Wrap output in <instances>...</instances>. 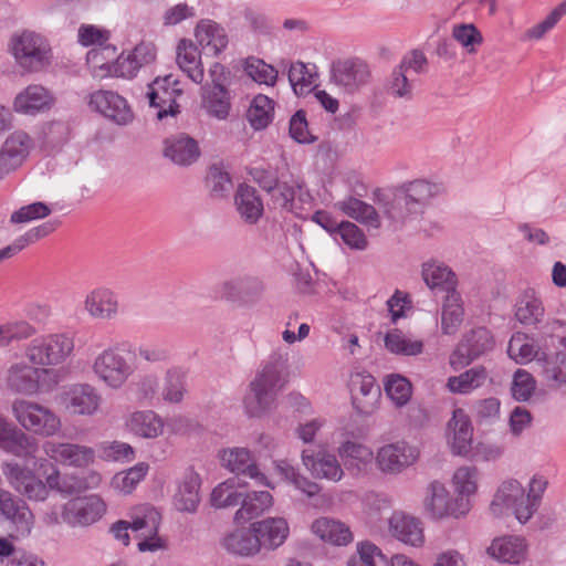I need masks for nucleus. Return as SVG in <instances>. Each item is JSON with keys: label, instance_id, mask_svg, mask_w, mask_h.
Returning <instances> with one entry per match:
<instances>
[{"label": "nucleus", "instance_id": "30", "mask_svg": "<svg viewBox=\"0 0 566 566\" xmlns=\"http://www.w3.org/2000/svg\"><path fill=\"white\" fill-rule=\"evenodd\" d=\"M473 429L464 410L458 408L453 411L447 427L448 443L452 453L465 455L471 450Z\"/></svg>", "mask_w": 566, "mask_h": 566}, {"label": "nucleus", "instance_id": "53", "mask_svg": "<svg viewBox=\"0 0 566 566\" xmlns=\"http://www.w3.org/2000/svg\"><path fill=\"white\" fill-rule=\"evenodd\" d=\"M274 116V102L266 95L259 94L253 97L247 113L248 122L255 130L264 129Z\"/></svg>", "mask_w": 566, "mask_h": 566}, {"label": "nucleus", "instance_id": "47", "mask_svg": "<svg viewBox=\"0 0 566 566\" xmlns=\"http://www.w3.org/2000/svg\"><path fill=\"white\" fill-rule=\"evenodd\" d=\"M303 181L300 178L291 177L290 180L277 182L275 191H273L272 199L275 205L287 211H294L295 209V197L301 202H310L312 200L311 195L303 190Z\"/></svg>", "mask_w": 566, "mask_h": 566}, {"label": "nucleus", "instance_id": "61", "mask_svg": "<svg viewBox=\"0 0 566 566\" xmlns=\"http://www.w3.org/2000/svg\"><path fill=\"white\" fill-rule=\"evenodd\" d=\"M126 344L132 361L139 358L142 361L148 364H158L168 360L170 356L169 350L159 344H142L139 346H135L130 343Z\"/></svg>", "mask_w": 566, "mask_h": 566}, {"label": "nucleus", "instance_id": "36", "mask_svg": "<svg viewBox=\"0 0 566 566\" xmlns=\"http://www.w3.org/2000/svg\"><path fill=\"white\" fill-rule=\"evenodd\" d=\"M84 306L91 317L102 321L114 319L119 311L117 295L106 287H98L90 292Z\"/></svg>", "mask_w": 566, "mask_h": 566}, {"label": "nucleus", "instance_id": "15", "mask_svg": "<svg viewBox=\"0 0 566 566\" xmlns=\"http://www.w3.org/2000/svg\"><path fill=\"white\" fill-rule=\"evenodd\" d=\"M90 107L109 122L126 126L134 119V112L127 99L111 90H97L90 95Z\"/></svg>", "mask_w": 566, "mask_h": 566}, {"label": "nucleus", "instance_id": "31", "mask_svg": "<svg viewBox=\"0 0 566 566\" xmlns=\"http://www.w3.org/2000/svg\"><path fill=\"white\" fill-rule=\"evenodd\" d=\"M164 156L178 166H190L200 157L198 143L185 133L167 137L164 140Z\"/></svg>", "mask_w": 566, "mask_h": 566}, {"label": "nucleus", "instance_id": "63", "mask_svg": "<svg viewBox=\"0 0 566 566\" xmlns=\"http://www.w3.org/2000/svg\"><path fill=\"white\" fill-rule=\"evenodd\" d=\"M385 391L395 406L402 407L410 400L412 387L407 378L400 375H390L386 379Z\"/></svg>", "mask_w": 566, "mask_h": 566}, {"label": "nucleus", "instance_id": "52", "mask_svg": "<svg viewBox=\"0 0 566 566\" xmlns=\"http://www.w3.org/2000/svg\"><path fill=\"white\" fill-rule=\"evenodd\" d=\"M385 348L395 355L417 356L423 352V343L420 339H409L405 334L394 328L384 336Z\"/></svg>", "mask_w": 566, "mask_h": 566}, {"label": "nucleus", "instance_id": "37", "mask_svg": "<svg viewBox=\"0 0 566 566\" xmlns=\"http://www.w3.org/2000/svg\"><path fill=\"white\" fill-rule=\"evenodd\" d=\"M234 206L240 219L250 226L258 223L264 212L263 201L258 190L245 184L238 186Z\"/></svg>", "mask_w": 566, "mask_h": 566}, {"label": "nucleus", "instance_id": "16", "mask_svg": "<svg viewBox=\"0 0 566 566\" xmlns=\"http://www.w3.org/2000/svg\"><path fill=\"white\" fill-rule=\"evenodd\" d=\"M182 94L178 80L172 75L155 78L149 85L147 97L149 105L157 108V118L163 119L168 115L179 113L177 98Z\"/></svg>", "mask_w": 566, "mask_h": 566}, {"label": "nucleus", "instance_id": "46", "mask_svg": "<svg viewBox=\"0 0 566 566\" xmlns=\"http://www.w3.org/2000/svg\"><path fill=\"white\" fill-rule=\"evenodd\" d=\"M161 398L166 403L179 405L188 395L187 373L180 367L174 366L166 370Z\"/></svg>", "mask_w": 566, "mask_h": 566}, {"label": "nucleus", "instance_id": "58", "mask_svg": "<svg viewBox=\"0 0 566 566\" xmlns=\"http://www.w3.org/2000/svg\"><path fill=\"white\" fill-rule=\"evenodd\" d=\"M149 470V464L146 462H139L128 470L122 471L114 475L112 480L113 488L123 493L129 494L136 488V485L144 480Z\"/></svg>", "mask_w": 566, "mask_h": 566}, {"label": "nucleus", "instance_id": "51", "mask_svg": "<svg viewBox=\"0 0 566 566\" xmlns=\"http://www.w3.org/2000/svg\"><path fill=\"white\" fill-rule=\"evenodd\" d=\"M544 314L542 301L532 291L525 292L515 305V317L523 325L538 324Z\"/></svg>", "mask_w": 566, "mask_h": 566}, {"label": "nucleus", "instance_id": "42", "mask_svg": "<svg viewBox=\"0 0 566 566\" xmlns=\"http://www.w3.org/2000/svg\"><path fill=\"white\" fill-rule=\"evenodd\" d=\"M398 189L416 214L420 216L430 199L437 193L438 187L426 179H415L403 182Z\"/></svg>", "mask_w": 566, "mask_h": 566}, {"label": "nucleus", "instance_id": "34", "mask_svg": "<svg viewBox=\"0 0 566 566\" xmlns=\"http://www.w3.org/2000/svg\"><path fill=\"white\" fill-rule=\"evenodd\" d=\"M537 366L549 387L566 385V337L559 338V348L554 354H542V358H537Z\"/></svg>", "mask_w": 566, "mask_h": 566}, {"label": "nucleus", "instance_id": "21", "mask_svg": "<svg viewBox=\"0 0 566 566\" xmlns=\"http://www.w3.org/2000/svg\"><path fill=\"white\" fill-rule=\"evenodd\" d=\"M157 50L151 42H140L132 51L122 53L115 60V77L130 80L140 69L155 62Z\"/></svg>", "mask_w": 566, "mask_h": 566}, {"label": "nucleus", "instance_id": "48", "mask_svg": "<svg viewBox=\"0 0 566 566\" xmlns=\"http://www.w3.org/2000/svg\"><path fill=\"white\" fill-rule=\"evenodd\" d=\"M130 530L137 536L158 533L161 515L151 505L144 504L133 507L129 513Z\"/></svg>", "mask_w": 566, "mask_h": 566}, {"label": "nucleus", "instance_id": "25", "mask_svg": "<svg viewBox=\"0 0 566 566\" xmlns=\"http://www.w3.org/2000/svg\"><path fill=\"white\" fill-rule=\"evenodd\" d=\"M220 460L222 465L229 471L238 475L250 478L258 484L273 488L268 481L265 474L260 471L256 462L248 449L232 448L222 450L220 453Z\"/></svg>", "mask_w": 566, "mask_h": 566}, {"label": "nucleus", "instance_id": "39", "mask_svg": "<svg viewBox=\"0 0 566 566\" xmlns=\"http://www.w3.org/2000/svg\"><path fill=\"white\" fill-rule=\"evenodd\" d=\"M126 429L143 439H156L163 434L165 422L153 410H138L129 413L125 420Z\"/></svg>", "mask_w": 566, "mask_h": 566}, {"label": "nucleus", "instance_id": "23", "mask_svg": "<svg viewBox=\"0 0 566 566\" xmlns=\"http://www.w3.org/2000/svg\"><path fill=\"white\" fill-rule=\"evenodd\" d=\"M193 35L203 53L214 57L224 52L230 42L226 28L212 19H201Z\"/></svg>", "mask_w": 566, "mask_h": 566}, {"label": "nucleus", "instance_id": "4", "mask_svg": "<svg viewBox=\"0 0 566 566\" xmlns=\"http://www.w3.org/2000/svg\"><path fill=\"white\" fill-rule=\"evenodd\" d=\"M127 344H116L103 349L94 358L92 371L107 388L120 389L134 375L136 366L128 358Z\"/></svg>", "mask_w": 566, "mask_h": 566}, {"label": "nucleus", "instance_id": "27", "mask_svg": "<svg viewBox=\"0 0 566 566\" xmlns=\"http://www.w3.org/2000/svg\"><path fill=\"white\" fill-rule=\"evenodd\" d=\"M252 532L255 533L261 549L275 551L287 539L290 527L284 517H266L253 522Z\"/></svg>", "mask_w": 566, "mask_h": 566}, {"label": "nucleus", "instance_id": "3", "mask_svg": "<svg viewBox=\"0 0 566 566\" xmlns=\"http://www.w3.org/2000/svg\"><path fill=\"white\" fill-rule=\"evenodd\" d=\"M75 350L74 336L66 332L45 333L32 338L23 348L28 363L41 368H52L65 364Z\"/></svg>", "mask_w": 566, "mask_h": 566}, {"label": "nucleus", "instance_id": "13", "mask_svg": "<svg viewBox=\"0 0 566 566\" xmlns=\"http://www.w3.org/2000/svg\"><path fill=\"white\" fill-rule=\"evenodd\" d=\"M44 454L64 467L84 469L95 462V450L92 447L74 443L46 440L42 446Z\"/></svg>", "mask_w": 566, "mask_h": 566}, {"label": "nucleus", "instance_id": "17", "mask_svg": "<svg viewBox=\"0 0 566 566\" xmlns=\"http://www.w3.org/2000/svg\"><path fill=\"white\" fill-rule=\"evenodd\" d=\"M106 504L96 494L72 499L62 505V520L69 525L90 526L103 517Z\"/></svg>", "mask_w": 566, "mask_h": 566}, {"label": "nucleus", "instance_id": "54", "mask_svg": "<svg viewBox=\"0 0 566 566\" xmlns=\"http://www.w3.org/2000/svg\"><path fill=\"white\" fill-rule=\"evenodd\" d=\"M486 378L488 373L485 368L475 366L459 376L450 377L448 379L447 387L454 394H469L481 387L485 382Z\"/></svg>", "mask_w": 566, "mask_h": 566}, {"label": "nucleus", "instance_id": "41", "mask_svg": "<svg viewBox=\"0 0 566 566\" xmlns=\"http://www.w3.org/2000/svg\"><path fill=\"white\" fill-rule=\"evenodd\" d=\"M177 64L180 70L195 83L201 84L205 72L198 48L190 41L182 39L177 45Z\"/></svg>", "mask_w": 566, "mask_h": 566}, {"label": "nucleus", "instance_id": "29", "mask_svg": "<svg viewBox=\"0 0 566 566\" xmlns=\"http://www.w3.org/2000/svg\"><path fill=\"white\" fill-rule=\"evenodd\" d=\"M374 201L379 210L394 223H403L418 217L398 188L391 192L376 189Z\"/></svg>", "mask_w": 566, "mask_h": 566}, {"label": "nucleus", "instance_id": "11", "mask_svg": "<svg viewBox=\"0 0 566 566\" xmlns=\"http://www.w3.org/2000/svg\"><path fill=\"white\" fill-rule=\"evenodd\" d=\"M56 401L71 416L93 417L101 410L103 398L93 385L74 382L60 390Z\"/></svg>", "mask_w": 566, "mask_h": 566}, {"label": "nucleus", "instance_id": "9", "mask_svg": "<svg viewBox=\"0 0 566 566\" xmlns=\"http://www.w3.org/2000/svg\"><path fill=\"white\" fill-rule=\"evenodd\" d=\"M490 512L496 518L513 515L522 525L534 516L526 502L525 489L515 479L500 484L490 504Z\"/></svg>", "mask_w": 566, "mask_h": 566}, {"label": "nucleus", "instance_id": "18", "mask_svg": "<svg viewBox=\"0 0 566 566\" xmlns=\"http://www.w3.org/2000/svg\"><path fill=\"white\" fill-rule=\"evenodd\" d=\"M0 450L20 459H34L39 451V441L19 429L0 413Z\"/></svg>", "mask_w": 566, "mask_h": 566}, {"label": "nucleus", "instance_id": "40", "mask_svg": "<svg viewBox=\"0 0 566 566\" xmlns=\"http://www.w3.org/2000/svg\"><path fill=\"white\" fill-rule=\"evenodd\" d=\"M222 547L231 555L238 557H253L261 552L252 523L248 528H237L228 533L222 539Z\"/></svg>", "mask_w": 566, "mask_h": 566}, {"label": "nucleus", "instance_id": "2", "mask_svg": "<svg viewBox=\"0 0 566 566\" xmlns=\"http://www.w3.org/2000/svg\"><path fill=\"white\" fill-rule=\"evenodd\" d=\"M1 471L8 484L29 501L44 502L49 497L50 490L63 492L60 483L61 472L55 465L51 467L45 481L36 476L31 469L15 461L2 462Z\"/></svg>", "mask_w": 566, "mask_h": 566}, {"label": "nucleus", "instance_id": "22", "mask_svg": "<svg viewBox=\"0 0 566 566\" xmlns=\"http://www.w3.org/2000/svg\"><path fill=\"white\" fill-rule=\"evenodd\" d=\"M201 478L193 468H187L177 480L176 492L172 496L175 509L181 513H195L201 501Z\"/></svg>", "mask_w": 566, "mask_h": 566}, {"label": "nucleus", "instance_id": "26", "mask_svg": "<svg viewBox=\"0 0 566 566\" xmlns=\"http://www.w3.org/2000/svg\"><path fill=\"white\" fill-rule=\"evenodd\" d=\"M486 552L499 563L520 565L527 557L528 544L523 536L503 535L495 537Z\"/></svg>", "mask_w": 566, "mask_h": 566}, {"label": "nucleus", "instance_id": "45", "mask_svg": "<svg viewBox=\"0 0 566 566\" xmlns=\"http://www.w3.org/2000/svg\"><path fill=\"white\" fill-rule=\"evenodd\" d=\"M241 507L234 514L237 523H245L262 515L273 505V497L268 491L251 492L242 495Z\"/></svg>", "mask_w": 566, "mask_h": 566}, {"label": "nucleus", "instance_id": "10", "mask_svg": "<svg viewBox=\"0 0 566 566\" xmlns=\"http://www.w3.org/2000/svg\"><path fill=\"white\" fill-rule=\"evenodd\" d=\"M0 518L8 523L9 537L12 539L28 538L35 526V515L29 504L0 488Z\"/></svg>", "mask_w": 566, "mask_h": 566}, {"label": "nucleus", "instance_id": "7", "mask_svg": "<svg viewBox=\"0 0 566 566\" xmlns=\"http://www.w3.org/2000/svg\"><path fill=\"white\" fill-rule=\"evenodd\" d=\"M46 379L52 385H57L59 371L52 368H41L27 360L17 361L7 370L6 385L14 394L32 397L41 392Z\"/></svg>", "mask_w": 566, "mask_h": 566}, {"label": "nucleus", "instance_id": "59", "mask_svg": "<svg viewBox=\"0 0 566 566\" xmlns=\"http://www.w3.org/2000/svg\"><path fill=\"white\" fill-rule=\"evenodd\" d=\"M35 333V327L27 321L7 322L0 325V346H9L13 342L29 339Z\"/></svg>", "mask_w": 566, "mask_h": 566}, {"label": "nucleus", "instance_id": "12", "mask_svg": "<svg viewBox=\"0 0 566 566\" xmlns=\"http://www.w3.org/2000/svg\"><path fill=\"white\" fill-rule=\"evenodd\" d=\"M424 507L433 520L459 518L469 513L471 504L469 499L451 497L442 483L433 481L427 488Z\"/></svg>", "mask_w": 566, "mask_h": 566}, {"label": "nucleus", "instance_id": "6", "mask_svg": "<svg viewBox=\"0 0 566 566\" xmlns=\"http://www.w3.org/2000/svg\"><path fill=\"white\" fill-rule=\"evenodd\" d=\"M209 78L201 87L200 107L209 117L224 120L231 111V94L227 87L228 72L219 62L209 69Z\"/></svg>", "mask_w": 566, "mask_h": 566}, {"label": "nucleus", "instance_id": "56", "mask_svg": "<svg viewBox=\"0 0 566 566\" xmlns=\"http://www.w3.org/2000/svg\"><path fill=\"white\" fill-rule=\"evenodd\" d=\"M317 74L314 66L303 62L293 63L289 70V81L296 95H306L315 87Z\"/></svg>", "mask_w": 566, "mask_h": 566}, {"label": "nucleus", "instance_id": "60", "mask_svg": "<svg viewBox=\"0 0 566 566\" xmlns=\"http://www.w3.org/2000/svg\"><path fill=\"white\" fill-rule=\"evenodd\" d=\"M387 94L395 98L410 99L413 94L415 83L409 74L399 67H395L385 85Z\"/></svg>", "mask_w": 566, "mask_h": 566}, {"label": "nucleus", "instance_id": "38", "mask_svg": "<svg viewBox=\"0 0 566 566\" xmlns=\"http://www.w3.org/2000/svg\"><path fill=\"white\" fill-rule=\"evenodd\" d=\"M311 531L321 541L333 546H347L354 541L350 527L346 523L332 517L316 518L311 525Z\"/></svg>", "mask_w": 566, "mask_h": 566}, {"label": "nucleus", "instance_id": "44", "mask_svg": "<svg viewBox=\"0 0 566 566\" xmlns=\"http://www.w3.org/2000/svg\"><path fill=\"white\" fill-rule=\"evenodd\" d=\"M335 208L347 217L374 229L380 227V217L376 208L354 197L337 201Z\"/></svg>", "mask_w": 566, "mask_h": 566}, {"label": "nucleus", "instance_id": "49", "mask_svg": "<svg viewBox=\"0 0 566 566\" xmlns=\"http://www.w3.org/2000/svg\"><path fill=\"white\" fill-rule=\"evenodd\" d=\"M464 308L459 292L446 295L441 311V331L446 335H453L462 324Z\"/></svg>", "mask_w": 566, "mask_h": 566}, {"label": "nucleus", "instance_id": "43", "mask_svg": "<svg viewBox=\"0 0 566 566\" xmlns=\"http://www.w3.org/2000/svg\"><path fill=\"white\" fill-rule=\"evenodd\" d=\"M472 339L482 340L483 345L480 347H468L467 344L459 345L450 356V365L454 369L462 368L469 365L474 358L490 350L494 344L490 332L485 328H479L473 331Z\"/></svg>", "mask_w": 566, "mask_h": 566}, {"label": "nucleus", "instance_id": "55", "mask_svg": "<svg viewBox=\"0 0 566 566\" xmlns=\"http://www.w3.org/2000/svg\"><path fill=\"white\" fill-rule=\"evenodd\" d=\"M115 54V48L105 45L102 48L92 49L86 54V63L90 71L95 78L115 77V61L109 62L105 54Z\"/></svg>", "mask_w": 566, "mask_h": 566}, {"label": "nucleus", "instance_id": "57", "mask_svg": "<svg viewBox=\"0 0 566 566\" xmlns=\"http://www.w3.org/2000/svg\"><path fill=\"white\" fill-rule=\"evenodd\" d=\"M350 391L354 402H361L360 397L367 399L368 403L374 402L380 396V389L375 378L369 374L358 373L350 378Z\"/></svg>", "mask_w": 566, "mask_h": 566}, {"label": "nucleus", "instance_id": "62", "mask_svg": "<svg viewBox=\"0 0 566 566\" xmlns=\"http://www.w3.org/2000/svg\"><path fill=\"white\" fill-rule=\"evenodd\" d=\"M239 484L234 479L218 484L211 492L210 502L216 509L235 506L240 503L242 494L237 491Z\"/></svg>", "mask_w": 566, "mask_h": 566}, {"label": "nucleus", "instance_id": "33", "mask_svg": "<svg viewBox=\"0 0 566 566\" xmlns=\"http://www.w3.org/2000/svg\"><path fill=\"white\" fill-rule=\"evenodd\" d=\"M421 275L431 291L443 292L446 295L457 293L458 277L447 264L429 260L421 266Z\"/></svg>", "mask_w": 566, "mask_h": 566}, {"label": "nucleus", "instance_id": "50", "mask_svg": "<svg viewBox=\"0 0 566 566\" xmlns=\"http://www.w3.org/2000/svg\"><path fill=\"white\" fill-rule=\"evenodd\" d=\"M507 354L517 364H527L533 359L542 358L536 342L525 333L517 332L512 335Z\"/></svg>", "mask_w": 566, "mask_h": 566}, {"label": "nucleus", "instance_id": "1", "mask_svg": "<svg viewBox=\"0 0 566 566\" xmlns=\"http://www.w3.org/2000/svg\"><path fill=\"white\" fill-rule=\"evenodd\" d=\"M289 380V353L282 348L274 349L249 385V392L243 399L245 413L260 418L270 411L276 395Z\"/></svg>", "mask_w": 566, "mask_h": 566}, {"label": "nucleus", "instance_id": "19", "mask_svg": "<svg viewBox=\"0 0 566 566\" xmlns=\"http://www.w3.org/2000/svg\"><path fill=\"white\" fill-rule=\"evenodd\" d=\"M301 458L303 465L314 479L338 483L345 476L343 464L336 454L326 448H321L316 451L305 449L302 451Z\"/></svg>", "mask_w": 566, "mask_h": 566}, {"label": "nucleus", "instance_id": "28", "mask_svg": "<svg viewBox=\"0 0 566 566\" xmlns=\"http://www.w3.org/2000/svg\"><path fill=\"white\" fill-rule=\"evenodd\" d=\"M53 103L54 97L45 87L31 84L17 94L12 107L15 113L33 116L49 111Z\"/></svg>", "mask_w": 566, "mask_h": 566}, {"label": "nucleus", "instance_id": "32", "mask_svg": "<svg viewBox=\"0 0 566 566\" xmlns=\"http://www.w3.org/2000/svg\"><path fill=\"white\" fill-rule=\"evenodd\" d=\"M337 454L343 461L345 469L353 474L366 472L375 460V453L370 447L349 439L338 444Z\"/></svg>", "mask_w": 566, "mask_h": 566}, {"label": "nucleus", "instance_id": "64", "mask_svg": "<svg viewBox=\"0 0 566 566\" xmlns=\"http://www.w3.org/2000/svg\"><path fill=\"white\" fill-rule=\"evenodd\" d=\"M244 71L254 82L273 86L277 80V71L270 64L256 57H249Z\"/></svg>", "mask_w": 566, "mask_h": 566}, {"label": "nucleus", "instance_id": "14", "mask_svg": "<svg viewBox=\"0 0 566 566\" xmlns=\"http://www.w3.org/2000/svg\"><path fill=\"white\" fill-rule=\"evenodd\" d=\"M417 447L405 440H399L381 446L376 454L377 468L386 474H399L411 467L419 459Z\"/></svg>", "mask_w": 566, "mask_h": 566}, {"label": "nucleus", "instance_id": "8", "mask_svg": "<svg viewBox=\"0 0 566 566\" xmlns=\"http://www.w3.org/2000/svg\"><path fill=\"white\" fill-rule=\"evenodd\" d=\"M10 52L15 63L25 72H36L50 64L51 46L33 31L14 34L10 41Z\"/></svg>", "mask_w": 566, "mask_h": 566}, {"label": "nucleus", "instance_id": "35", "mask_svg": "<svg viewBox=\"0 0 566 566\" xmlns=\"http://www.w3.org/2000/svg\"><path fill=\"white\" fill-rule=\"evenodd\" d=\"M368 65L359 60H347L334 64L332 77L336 85L348 92L357 90L369 80Z\"/></svg>", "mask_w": 566, "mask_h": 566}, {"label": "nucleus", "instance_id": "20", "mask_svg": "<svg viewBox=\"0 0 566 566\" xmlns=\"http://www.w3.org/2000/svg\"><path fill=\"white\" fill-rule=\"evenodd\" d=\"M33 148V139L23 130L11 133L0 148V178L17 170Z\"/></svg>", "mask_w": 566, "mask_h": 566}, {"label": "nucleus", "instance_id": "24", "mask_svg": "<svg viewBox=\"0 0 566 566\" xmlns=\"http://www.w3.org/2000/svg\"><path fill=\"white\" fill-rule=\"evenodd\" d=\"M390 535L403 545L420 548L424 545V530L422 522L403 512H394L388 520Z\"/></svg>", "mask_w": 566, "mask_h": 566}, {"label": "nucleus", "instance_id": "5", "mask_svg": "<svg viewBox=\"0 0 566 566\" xmlns=\"http://www.w3.org/2000/svg\"><path fill=\"white\" fill-rule=\"evenodd\" d=\"M15 421L23 429L40 437L51 438L62 429V421L52 409L27 399H15L11 405Z\"/></svg>", "mask_w": 566, "mask_h": 566}]
</instances>
